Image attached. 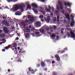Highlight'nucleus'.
Segmentation results:
<instances>
[{"mask_svg": "<svg viewBox=\"0 0 75 75\" xmlns=\"http://www.w3.org/2000/svg\"><path fill=\"white\" fill-rule=\"evenodd\" d=\"M64 30V28H62L61 29V34H62V35H63L64 34V32H63Z\"/></svg>", "mask_w": 75, "mask_h": 75, "instance_id": "4be33fe9", "label": "nucleus"}, {"mask_svg": "<svg viewBox=\"0 0 75 75\" xmlns=\"http://www.w3.org/2000/svg\"><path fill=\"white\" fill-rule=\"evenodd\" d=\"M3 23L6 26H8V27H9V23L7 22V21H4L3 22Z\"/></svg>", "mask_w": 75, "mask_h": 75, "instance_id": "423d86ee", "label": "nucleus"}, {"mask_svg": "<svg viewBox=\"0 0 75 75\" xmlns=\"http://www.w3.org/2000/svg\"><path fill=\"white\" fill-rule=\"evenodd\" d=\"M35 34H36L37 35H38V37H40L41 35L40 34V33L39 32H36L35 33Z\"/></svg>", "mask_w": 75, "mask_h": 75, "instance_id": "dca6fc26", "label": "nucleus"}, {"mask_svg": "<svg viewBox=\"0 0 75 75\" xmlns=\"http://www.w3.org/2000/svg\"><path fill=\"white\" fill-rule=\"evenodd\" d=\"M18 39H19L18 37H16V40H18Z\"/></svg>", "mask_w": 75, "mask_h": 75, "instance_id": "09e8293b", "label": "nucleus"}, {"mask_svg": "<svg viewBox=\"0 0 75 75\" xmlns=\"http://www.w3.org/2000/svg\"><path fill=\"white\" fill-rule=\"evenodd\" d=\"M25 22L26 23H28V20H26L25 21Z\"/></svg>", "mask_w": 75, "mask_h": 75, "instance_id": "603ef678", "label": "nucleus"}, {"mask_svg": "<svg viewBox=\"0 0 75 75\" xmlns=\"http://www.w3.org/2000/svg\"><path fill=\"white\" fill-rule=\"evenodd\" d=\"M20 52H21V54H23L24 53V52H21V51H19V53H20Z\"/></svg>", "mask_w": 75, "mask_h": 75, "instance_id": "e433bc0d", "label": "nucleus"}, {"mask_svg": "<svg viewBox=\"0 0 75 75\" xmlns=\"http://www.w3.org/2000/svg\"><path fill=\"white\" fill-rule=\"evenodd\" d=\"M55 57L56 58V59L57 61H60V58L59 57V55L58 54H56L55 56Z\"/></svg>", "mask_w": 75, "mask_h": 75, "instance_id": "f8f14e48", "label": "nucleus"}, {"mask_svg": "<svg viewBox=\"0 0 75 75\" xmlns=\"http://www.w3.org/2000/svg\"><path fill=\"white\" fill-rule=\"evenodd\" d=\"M39 17L40 18H44V16H43L42 15H41L39 16Z\"/></svg>", "mask_w": 75, "mask_h": 75, "instance_id": "393cba45", "label": "nucleus"}, {"mask_svg": "<svg viewBox=\"0 0 75 75\" xmlns=\"http://www.w3.org/2000/svg\"><path fill=\"white\" fill-rule=\"evenodd\" d=\"M20 47H18V50H20Z\"/></svg>", "mask_w": 75, "mask_h": 75, "instance_id": "0e129e2a", "label": "nucleus"}, {"mask_svg": "<svg viewBox=\"0 0 75 75\" xmlns=\"http://www.w3.org/2000/svg\"><path fill=\"white\" fill-rule=\"evenodd\" d=\"M28 69L29 71H30L31 72H33V69L30 68V67H29L28 68Z\"/></svg>", "mask_w": 75, "mask_h": 75, "instance_id": "a878e982", "label": "nucleus"}, {"mask_svg": "<svg viewBox=\"0 0 75 75\" xmlns=\"http://www.w3.org/2000/svg\"><path fill=\"white\" fill-rule=\"evenodd\" d=\"M38 1H41L42 2H45V0H37Z\"/></svg>", "mask_w": 75, "mask_h": 75, "instance_id": "2f4dec72", "label": "nucleus"}, {"mask_svg": "<svg viewBox=\"0 0 75 75\" xmlns=\"http://www.w3.org/2000/svg\"><path fill=\"white\" fill-rule=\"evenodd\" d=\"M53 75H55V72H53Z\"/></svg>", "mask_w": 75, "mask_h": 75, "instance_id": "680f3d73", "label": "nucleus"}, {"mask_svg": "<svg viewBox=\"0 0 75 75\" xmlns=\"http://www.w3.org/2000/svg\"><path fill=\"white\" fill-rule=\"evenodd\" d=\"M45 20L46 21V22H47L48 23H49L50 21V18H45Z\"/></svg>", "mask_w": 75, "mask_h": 75, "instance_id": "2eb2a0df", "label": "nucleus"}, {"mask_svg": "<svg viewBox=\"0 0 75 75\" xmlns=\"http://www.w3.org/2000/svg\"><path fill=\"white\" fill-rule=\"evenodd\" d=\"M46 30L47 31H48L49 30V27H47L46 28Z\"/></svg>", "mask_w": 75, "mask_h": 75, "instance_id": "c9c22d12", "label": "nucleus"}, {"mask_svg": "<svg viewBox=\"0 0 75 75\" xmlns=\"http://www.w3.org/2000/svg\"><path fill=\"white\" fill-rule=\"evenodd\" d=\"M74 24H75V21H72L70 24V25L71 27H74Z\"/></svg>", "mask_w": 75, "mask_h": 75, "instance_id": "a211bd4d", "label": "nucleus"}, {"mask_svg": "<svg viewBox=\"0 0 75 75\" xmlns=\"http://www.w3.org/2000/svg\"><path fill=\"white\" fill-rule=\"evenodd\" d=\"M41 21H42V22H44V19H41Z\"/></svg>", "mask_w": 75, "mask_h": 75, "instance_id": "3c124183", "label": "nucleus"}, {"mask_svg": "<svg viewBox=\"0 0 75 75\" xmlns=\"http://www.w3.org/2000/svg\"><path fill=\"white\" fill-rule=\"evenodd\" d=\"M56 28H57V27H56V26H54L53 27V28H54V29H56Z\"/></svg>", "mask_w": 75, "mask_h": 75, "instance_id": "49530a36", "label": "nucleus"}, {"mask_svg": "<svg viewBox=\"0 0 75 75\" xmlns=\"http://www.w3.org/2000/svg\"><path fill=\"white\" fill-rule=\"evenodd\" d=\"M31 31H30V29H25V30H24V33H30V32Z\"/></svg>", "mask_w": 75, "mask_h": 75, "instance_id": "4468645a", "label": "nucleus"}, {"mask_svg": "<svg viewBox=\"0 0 75 75\" xmlns=\"http://www.w3.org/2000/svg\"><path fill=\"white\" fill-rule=\"evenodd\" d=\"M64 4V6H65L66 7H67V5L69 7L71 8V4H70L69 3L65 2Z\"/></svg>", "mask_w": 75, "mask_h": 75, "instance_id": "0eeeda50", "label": "nucleus"}, {"mask_svg": "<svg viewBox=\"0 0 75 75\" xmlns=\"http://www.w3.org/2000/svg\"><path fill=\"white\" fill-rule=\"evenodd\" d=\"M2 51L3 52H5V51H6V50H5V49H3L2 50Z\"/></svg>", "mask_w": 75, "mask_h": 75, "instance_id": "8fccbe9b", "label": "nucleus"}, {"mask_svg": "<svg viewBox=\"0 0 75 75\" xmlns=\"http://www.w3.org/2000/svg\"><path fill=\"white\" fill-rule=\"evenodd\" d=\"M3 31L2 30L0 29V33H2Z\"/></svg>", "mask_w": 75, "mask_h": 75, "instance_id": "5fc2aeb1", "label": "nucleus"}, {"mask_svg": "<svg viewBox=\"0 0 75 75\" xmlns=\"http://www.w3.org/2000/svg\"><path fill=\"white\" fill-rule=\"evenodd\" d=\"M47 62H51V61L49 59L47 60Z\"/></svg>", "mask_w": 75, "mask_h": 75, "instance_id": "a19ab883", "label": "nucleus"}, {"mask_svg": "<svg viewBox=\"0 0 75 75\" xmlns=\"http://www.w3.org/2000/svg\"><path fill=\"white\" fill-rule=\"evenodd\" d=\"M39 11L42 13V14H43V15H45V11Z\"/></svg>", "mask_w": 75, "mask_h": 75, "instance_id": "5701e85b", "label": "nucleus"}, {"mask_svg": "<svg viewBox=\"0 0 75 75\" xmlns=\"http://www.w3.org/2000/svg\"><path fill=\"white\" fill-rule=\"evenodd\" d=\"M25 7V5L22 4V5H16L14 6L13 7L12 9H11V11H13L14 12L16 11L17 10H18V9L20 8L21 10L22 11H24V9L23 8V7Z\"/></svg>", "mask_w": 75, "mask_h": 75, "instance_id": "f257e3e1", "label": "nucleus"}, {"mask_svg": "<svg viewBox=\"0 0 75 75\" xmlns=\"http://www.w3.org/2000/svg\"><path fill=\"white\" fill-rule=\"evenodd\" d=\"M29 18H30V21L31 22H34V17H31V16H30V17Z\"/></svg>", "mask_w": 75, "mask_h": 75, "instance_id": "1a4fd4ad", "label": "nucleus"}, {"mask_svg": "<svg viewBox=\"0 0 75 75\" xmlns=\"http://www.w3.org/2000/svg\"><path fill=\"white\" fill-rule=\"evenodd\" d=\"M66 27H69V25H67Z\"/></svg>", "mask_w": 75, "mask_h": 75, "instance_id": "774afa93", "label": "nucleus"}, {"mask_svg": "<svg viewBox=\"0 0 75 75\" xmlns=\"http://www.w3.org/2000/svg\"><path fill=\"white\" fill-rule=\"evenodd\" d=\"M55 35H54V34H53V35H52V37L54 38V37H55Z\"/></svg>", "mask_w": 75, "mask_h": 75, "instance_id": "58836bf2", "label": "nucleus"}, {"mask_svg": "<svg viewBox=\"0 0 75 75\" xmlns=\"http://www.w3.org/2000/svg\"><path fill=\"white\" fill-rule=\"evenodd\" d=\"M13 46L14 47H17V44L16 43H14V44H13Z\"/></svg>", "mask_w": 75, "mask_h": 75, "instance_id": "c756f323", "label": "nucleus"}, {"mask_svg": "<svg viewBox=\"0 0 75 75\" xmlns=\"http://www.w3.org/2000/svg\"><path fill=\"white\" fill-rule=\"evenodd\" d=\"M13 47V46H11L10 45H9L7 46H6L5 47V49H6V50H8V48H11Z\"/></svg>", "mask_w": 75, "mask_h": 75, "instance_id": "6e6552de", "label": "nucleus"}, {"mask_svg": "<svg viewBox=\"0 0 75 75\" xmlns=\"http://www.w3.org/2000/svg\"><path fill=\"white\" fill-rule=\"evenodd\" d=\"M14 0H16V1H17V0H7V1H8V2L9 3H10L11 1H13Z\"/></svg>", "mask_w": 75, "mask_h": 75, "instance_id": "7c9ffc66", "label": "nucleus"}, {"mask_svg": "<svg viewBox=\"0 0 75 75\" xmlns=\"http://www.w3.org/2000/svg\"><path fill=\"white\" fill-rule=\"evenodd\" d=\"M65 16L67 19H68V21H70V20L71 19L70 18V17H69V14H67V15L65 14Z\"/></svg>", "mask_w": 75, "mask_h": 75, "instance_id": "9d476101", "label": "nucleus"}, {"mask_svg": "<svg viewBox=\"0 0 75 75\" xmlns=\"http://www.w3.org/2000/svg\"><path fill=\"white\" fill-rule=\"evenodd\" d=\"M3 19L4 20H6V16H4L3 17Z\"/></svg>", "mask_w": 75, "mask_h": 75, "instance_id": "79ce46f5", "label": "nucleus"}, {"mask_svg": "<svg viewBox=\"0 0 75 75\" xmlns=\"http://www.w3.org/2000/svg\"><path fill=\"white\" fill-rule=\"evenodd\" d=\"M66 35L68 37H70V36H71V34L69 32H67Z\"/></svg>", "mask_w": 75, "mask_h": 75, "instance_id": "412c9836", "label": "nucleus"}, {"mask_svg": "<svg viewBox=\"0 0 75 75\" xmlns=\"http://www.w3.org/2000/svg\"><path fill=\"white\" fill-rule=\"evenodd\" d=\"M37 67H40V64H38L37 65Z\"/></svg>", "mask_w": 75, "mask_h": 75, "instance_id": "4c0bfd02", "label": "nucleus"}, {"mask_svg": "<svg viewBox=\"0 0 75 75\" xmlns=\"http://www.w3.org/2000/svg\"><path fill=\"white\" fill-rule=\"evenodd\" d=\"M41 65L42 67H44L45 66V63L42 62L41 63Z\"/></svg>", "mask_w": 75, "mask_h": 75, "instance_id": "b1692460", "label": "nucleus"}, {"mask_svg": "<svg viewBox=\"0 0 75 75\" xmlns=\"http://www.w3.org/2000/svg\"><path fill=\"white\" fill-rule=\"evenodd\" d=\"M50 31L51 32H53V30H52V28L50 29Z\"/></svg>", "mask_w": 75, "mask_h": 75, "instance_id": "864d4df0", "label": "nucleus"}, {"mask_svg": "<svg viewBox=\"0 0 75 75\" xmlns=\"http://www.w3.org/2000/svg\"><path fill=\"white\" fill-rule=\"evenodd\" d=\"M27 8H31V6L29 4L27 5Z\"/></svg>", "mask_w": 75, "mask_h": 75, "instance_id": "cd10ccee", "label": "nucleus"}, {"mask_svg": "<svg viewBox=\"0 0 75 75\" xmlns=\"http://www.w3.org/2000/svg\"><path fill=\"white\" fill-rule=\"evenodd\" d=\"M31 31H33V32H34V31H39V30H36L35 29V28L34 27H32V28L31 29Z\"/></svg>", "mask_w": 75, "mask_h": 75, "instance_id": "ddd939ff", "label": "nucleus"}, {"mask_svg": "<svg viewBox=\"0 0 75 75\" xmlns=\"http://www.w3.org/2000/svg\"><path fill=\"white\" fill-rule=\"evenodd\" d=\"M4 30L5 33H8L9 32L8 29V28L6 27L4 28Z\"/></svg>", "mask_w": 75, "mask_h": 75, "instance_id": "39448f33", "label": "nucleus"}, {"mask_svg": "<svg viewBox=\"0 0 75 75\" xmlns=\"http://www.w3.org/2000/svg\"><path fill=\"white\" fill-rule=\"evenodd\" d=\"M35 25L37 27H41V23L39 22H37L35 23Z\"/></svg>", "mask_w": 75, "mask_h": 75, "instance_id": "20e7f679", "label": "nucleus"}, {"mask_svg": "<svg viewBox=\"0 0 75 75\" xmlns=\"http://www.w3.org/2000/svg\"><path fill=\"white\" fill-rule=\"evenodd\" d=\"M32 5L33 7H34V8H37V7H38V6H37V5L36 4H33Z\"/></svg>", "mask_w": 75, "mask_h": 75, "instance_id": "f3484780", "label": "nucleus"}, {"mask_svg": "<svg viewBox=\"0 0 75 75\" xmlns=\"http://www.w3.org/2000/svg\"><path fill=\"white\" fill-rule=\"evenodd\" d=\"M57 22H59V16H57Z\"/></svg>", "mask_w": 75, "mask_h": 75, "instance_id": "bb28decb", "label": "nucleus"}, {"mask_svg": "<svg viewBox=\"0 0 75 75\" xmlns=\"http://www.w3.org/2000/svg\"><path fill=\"white\" fill-rule=\"evenodd\" d=\"M65 52V51L62 50L60 52V54H63V53H64Z\"/></svg>", "mask_w": 75, "mask_h": 75, "instance_id": "473e14b6", "label": "nucleus"}, {"mask_svg": "<svg viewBox=\"0 0 75 75\" xmlns=\"http://www.w3.org/2000/svg\"><path fill=\"white\" fill-rule=\"evenodd\" d=\"M56 8L58 10H59V6L58 7H57Z\"/></svg>", "mask_w": 75, "mask_h": 75, "instance_id": "a18cd8bd", "label": "nucleus"}, {"mask_svg": "<svg viewBox=\"0 0 75 75\" xmlns=\"http://www.w3.org/2000/svg\"><path fill=\"white\" fill-rule=\"evenodd\" d=\"M5 42H6V41H4V42H1V44H3V43L4 44L5 43Z\"/></svg>", "mask_w": 75, "mask_h": 75, "instance_id": "ea45409f", "label": "nucleus"}, {"mask_svg": "<svg viewBox=\"0 0 75 75\" xmlns=\"http://www.w3.org/2000/svg\"><path fill=\"white\" fill-rule=\"evenodd\" d=\"M31 28V25H29V28Z\"/></svg>", "mask_w": 75, "mask_h": 75, "instance_id": "69168bd1", "label": "nucleus"}, {"mask_svg": "<svg viewBox=\"0 0 75 75\" xmlns=\"http://www.w3.org/2000/svg\"><path fill=\"white\" fill-rule=\"evenodd\" d=\"M34 12L36 14L38 13V11H35Z\"/></svg>", "mask_w": 75, "mask_h": 75, "instance_id": "f704fd0d", "label": "nucleus"}, {"mask_svg": "<svg viewBox=\"0 0 75 75\" xmlns=\"http://www.w3.org/2000/svg\"><path fill=\"white\" fill-rule=\"evenodd\" d=\"M61 52V51H58V52H57V53L58 54H59V52Z\"/></svg>", "mask_w": 75, "mask_h": 75, "instance_id": "bf43d9fd", "label": "nucleus"}, {"mask_svg": "<svg viewBox=\"0 0 75 75\" xmlns=\"http://www.w3.org/2000/svg\"><path fill=\"white\" fill-rule=\"evenodd\" d=\"M32 35H33V37H35V33H33V34H32Z\"/></svg>", "mask_w": 75, "mask_h": 75, "instance_id": "37998d69", "label": "nucleus"}, {"mask_svg": "<svg viewBox=\"0 0 75 75\" xmlns=\"http://www.w3.org/2000/svg\"><path fill=\"white\" fill-rule=\"evenodd\" d=\"M58 3V4H59L60 9H61V10H62V9L64 8L63 7V5H62V2L60 1H59Z\"/></svg>", "mask_w": 75, "mask_h": 75, "instance_id": "f03ea898", "label": "nucleus"}, {"mask_svg": "<svg viewBox=\"0 0 75 75\" xmlns=\"http://www.w3.org/2000/svg\"><path fill=\"white\" fill-rule=\"evenodd\" d=\"M49 8L50 9H51V6H50L49 5Z\"/></svg>", "mask_w": 75, "mask_h": 75, "instance_id": "052dcab7", "label": "nucleus"}, {"mask_svg": "<svg viewBox=\"0 0 75 75\" xmlns=\"http://www.w3.org/2000/svg\"><path fill=\"white\" fill-rule=\"evenodd\" d=\"M8 72H10V69H8Z\"/></svg>", "mask_w": 75, "mask_h": 75, "instance_id": "338daca9", "label": "nucleus"}, {"mask_svg": "<svg viewBox=\"0 0 75 75\" xmlns=\"http://www.w3.org/2000/svg\"><path fill=\"white\" fill-rule=\"evenodd\" d=\"M62 14H64V11H63L62 12Z\"/></svg>", "mask_w": 75, "mask_h": 75, "instance_id": "e2e57ef3", "label": "nucleus"}, {"mask_svg": "<svg viewBox=\"0 0 75 75\" xmlns=\"http://www.w3.org/2000/svg\"><path fill=\"white\" fill-rule=\"evenodd\" d=\"M54 63H55V62H54V61H52V64H54Z\"/></svg>", "mask_w": 75, "mask_h": 75, "instance_id": "de8ad7c7", "label": "nucleus"}, {"mask_svg": "<svg viewBox=\"0 0 75 75\" xmlns=\"http://www.w3.org/2000/svg\"><path fill=\"white\" fill-rule=\"evenodd\" d=\"M33 11H34V12H35V10H35V9H34V8H33Z\"/></svg>", "mask_w": 75, "mask_h": 75, "instance_id": "6e6d98bb", "label": "nucleus"}, {"mask_svg": "<svg viewBox=\"0 0 75 75\" xmlns=\"http://www.w3.org/2000/svg\"><path fill=\"white\" fill-rule=\"evenodd\" d=\"M40 9L41 10H42L43 9V8L42 7H40Z\"/></svg>", "mask_w": 75, "mask_h": 75, "instance_id": "13d9d810", "label": "nucleus"}, {"mask_svg": "<svg viewBox=\"0 0 75 75\" xmlns=\"http://www.w3.org/2000/svg\"><path fill=\"white\" fill-rule=\"evenodd\" d=\"M66 56H67V54H64L63 55V57H66Z\"/></svg>", "mask_w": 75, "mask_h": 75, "instance_id": "4d7b16f0", "label": "nucleus"}, {"mask_svg": "<svg viewBox=\"0 0 75 75\" xmlns=\"http://www.w3.org/2000/svg\"><path fill=\"white\" fill-rule=\"evenodd\" d=\"M71 34V38H74V40H75V33L73 32H71L70 33Z\"/></svg>", "mask_w": 75, "mask_h": 75, "instance_id": "7ed1b4c3", "label": "nucleus"}, {"mask_svg": "<svg viewBox=\"0 0 75 75\" xmlns=\"http://www.w3.org/2000/svg\"><path fill=\"white\" fill-rule=\"evenodd\" d=\"M46 11H48L49 12H51V9H49L48 8H46L45 9Z\"/></svg>", "mask_w": 75, "mask_h": 75, "instance_id": "c85d7f7f", "label": "nucleus"}, {"mask_svg": "<svg viewBox=\"0 0 75 75\" xmlns=\"http://www.w3.org/2000/svg\"><path fill=\"white\" fill-rule=\"evenodd\" d=\"M68 11L69 12V13H71V10L70 9V8L68 9Z\"/></svg>", "mask_w": 75, "mask_h": 75, "instance_id": "72a5a7b5", "label": "nucleus"}, {"mask_svg": "<svg viewBox=\"0 0 75 75\" xmlns=\"http://www.w3.org/2000/svg\"><path fill=\"white\" fill-rule=\"evenodd\" d=\"M25 35V38H27L28 36L27 35H26V33H24Z\"/></svg>", "mask_w": 75, "mask_h": 75, "instance_id": "c03bdc74", "label": "nucleus"}, {"mask_svg": "<svg viewBox=\"0 0 75 75\" xmlns=\"http://www.w3.org/2000/svg\"><path fill=\"white\" fill-rule=\"evenodd\" d=\"M15 15L16 16H21V13L20 11H18L16 13Z\"/></svg>", "mask_w": 75, "mask_h": 75, "instance_id": "9b49d317", "label": "nucleus"}, {"mask_svg": "<svg viewBox=\"0 0 75 75\" xmlns=\"http://www.w3.org/2000/svg\"><path fill=\"white\" fill-rule=\"evenodd\" d=\"M5 35H6L5 34V33H4V34L1 33L0 34V37L1 38H3V37H5Z\"/></svg>", "mask_w": 75, "mask_h": 75, "instance_id": "6ab92c4d", "label": "nucleus"}, {"mask_svg": "<svg viewBox=\"0 0 75 75\" xmlns=\"http://www.w3.org/2000/svg\"><path fill=\"white\" fill-rule=\"evenodd\" d=\"M39 31L41 33H45V30L44 29H40Z\"/></svg>", "mask_w": 75, "mask_h": 75, "instance_id": "aec40b11", "label": "nucleus"}]
</instances>
